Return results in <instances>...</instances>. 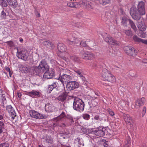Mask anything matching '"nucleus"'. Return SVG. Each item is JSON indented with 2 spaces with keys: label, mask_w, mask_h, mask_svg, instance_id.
Segmentation results:
<instances>
[{
  "label": "nucleus",
  "mask_w": 147,
  "mask_h": 147,
  "mask_svg": "<svg viewBox=\"0 0 147 147\" xmlns=\"http://www.w3.org/2000/svg\"><path fill=\"white\" fill-rule=\"evenodd\" d=\"M144 3L141 1L139 2L138 5V8L132 7L130 8V13L132 18L135 20H139L142 15L145 13Z\"/></svg>",
  "instance_id": "obj_1"
},
{
  "label": "nucleus",
  "mask_w": 147,
  "mask_h": 147,
  "mask_svg": "<svg viewBox=\"0 0 147 147\" xmlns=\"http://www.w3.org/2000/svg\"><path fill=\"white\" fill-rule=\"evenodd\" d=\"M35 72L36 75H38L39 74H42L47 69H49V67L45 60H42L38 67L35 66Z\"/></svg>",
  "instance_id": "obj_2"
},
{
  "label": "nucleus",
  "mask_w": 147,
  "mask_h": 147,
  "mask_svg": "<svg viewBox=\"0 0 147 147\" xmlns=\"http://www.w3.org/2000/svg\"><path fill=\"white\" fill-rule=\"evenodd\" d=\"M73 107L74 110L78 112H81L84 109V103L81 99L75 98L74 99Z\"/></svg>",
  "instance_id": "obj_3"
},
{
  "label": "nucleus",
  "mask_w": 147,
  "mask_h": 147,
  "mask_svg": "<svg viewBox=\"0 0 147 147\" xmlns=\"http://www.w3.org/2000/svg\"><path fill=\"white\" fill-rule=\"evenodd\" d=\"M92 134H94L97 136L103 137L105 134L107 135V131L106 129V127L102 126H100L97 128H92L91 129Z\"/></svg>",
  "instance_id": "obj_4"
},
{
  "label": "nucleus",
  "mask_w": 147,
  "mask_h": 147,
  "mask_svg": "<svg viewBox=\"0 0 147 147\" xmlns=\"http://www.w3.org/2000/svg\"><path fill=\"white\" fill-rule=\"evenodd\" d=\"M75 34L78 36L79 33L77 32L74 33L72 35L74 37L73 39L72 40L71 39L68 38L66 39V42L68 45H72L74 47H80L81 40L78 39L77 37L75 36Z\"/></svg>",
  "instance_id": "obj_5"
},
{
  "label": "nucleus",
  "mask_w": 147,
  "mask_h": 147,
  "mask_svg": "<svg viewBox=\"0 0 147 147\" xmlns=\"http://www.w3.org/2000/svg\"><path fill=\"white\" fill-rule=\"evenodd\" d=\"M102 77L107 81L111 82H114L115 81V76L110 73L106 69H103L102 72Z\"/></svg>",
  "instance_id": "obj_6"
},
{
  "label": "nucleus",
  "mask_w": 147,
  "mask_h": 147,
  "mask_svg": "<svg viewBox=\"0 0 147 147\" xmlns=\"http://www.w3.org/2000/svg\"><path fill=\"white\" fill-rule=\"evenodd\" d=\"M124 50L128 55L134 57L138 53L137 51L133 47L130 46H126L124 47Z\"/></svg>",
  "instance_id": "obj_7"
},
{
  "label": "nucleus",
  "mask_w": 147,
  "mask_h": 147,
  "mask_svg": "<svg viewBox=\"0 0 147 147\" xmlns=\"http://www.w3.org/2000/svg\"><path fill=\"white\" fill-rule=\"evenodd\" d=\"M29 53L25 49H23L20 51H18L17 56L18 57L26 61L28 60Z\"/></svg>",
  "instance_id": "obj_8"
},
{
  "label": "nucleus",
  "mask_w": 147,
  "mask_h": 147,
  "mask_svg": "<svg viewBox=\"0 0 147 147\" xmlns=\"http://www.w3.org/2000/svg\"><path fill=\"white\" fill-rule=\"evenodd\" d=\"M102 36L105 41L107 43L113 45H118L119 43L117 40L113 39L110 36L107 35V33H103Z\"/></svg>",
  "instance_id": "obj_9"
},
{
  "label": "nucleus",
  "mask_w": 147,
  "mask_h": 147,
  "mask_svg": "<svg viewBox=\"0 0 147 147\" xmlns=\"http://www.w3.org/2000/svg\"><path fill=\"white\" fill-rule=\"evenodd\" d=\"M66 88L68 91H71L78 88L79 86V83L75 81H70L66 84Z\"/></svg>",
  "instance_id": "obj_10"
},
{
  "label": "nucleus",
  "mask_w": 147,
  "mask_h": 147,
  "mask_svg": "<svg viewBox=\"0 0 147 147\" xmlns=\"http://www.w3.org/2000/svg\"><path fill=\"white\" fill-rule=\"evenodd\" d=\"M57 80H59L63 84V86H64L65 84H66L67 83V82L72 80V78L69 74L59 76L57 78Z\"/></svg>",
  "instance_id": "obj_11"
},
{
  "label": "nucleus",
  "mask_w": 147,
  "mask_h": 147,
  "mask_svg": "<svg viewBox=\"0 0 147 147\" xmlns=\"http://www.w3.org/2000/svg\"><path fill=\"white\" fill-rule=\"evenodd\" d=\"M55 76V72L53 69L51 68L47 69L45 72L43 77L47 79H51Z\"/></svg>",
  "instance_id": "obj_12"
},
{
  "label": "nucleus",
  "mask_w": 147,
  "mask_h": 147,
  "mask_svg": "<svg viewBox=\"0 0 147 147\" xmlns=\"http://www.w3.org/2000/svg\"><path fill=\"white\" fill-rule=\"evenodd\" d=\"M35 66L31 67L28 65H24L22 67V69L25 73L31 72L36 74Z\"/></svg>",
  "instance_id": "obj_13"
},
{
  "label": "nucleus",
  "mask_w": 147,
  "mask_h": 147,
  "mask_svg": "<svg viewBox=\"0 0 147 147\" xmlns=\"http://www.w3.org/2000/svg\"><path fill=\"white\" fill-rule=\"evenodd\" d=\"M26 94L32 98H38L40 97V92L35 90L30 92L26 91Z\"/></svg>",
  "instance_id": "obj_14"
},
{
  "label": "nucleus",
  "mask_w": 147,
  "mask_h": 147,
  "mask_svg": "<svg viewBox=\"0 0 147 147\" xmlns=\"http://www.w3.org/2000/svg\"><path fill=\"white\" fill-rule=\"evenodd\" d=\"M30 115L33 118L39 119L44 118L43 115L34 110L31 111L29 112Z\"/></svg>",
  "instance_id": "obj_15"
},
{
  "label": "nucleus",
  "mask_w": 147,
  "mask_h": 147,
  "mask_svg": "<svg viewBox=\"0 0 147 147\" xmlns=\"http://www.w3.org/2000/svg\"><path fill=\"white\" fill-rule=\"evenodd\" d=\"M80 56L83 59H90L93 58V54L90 52L86 51L84 52V53H81Z\"/></svg>",
  "instance_id": "obj_16"
},
{
  "label": "nucleus",
  "mask_w": 147,
  "mask_h": 147,
  "mask_svg": "<svg viewBox=\"0 0 147 147\" xmlns=\"http://www.w3.org/2000/svg\"><path fill=\"white\" fill-rule=\"evenodd\" d=\"M80 3L85 6V8L88 10L93 9L94 7L93 4L91 2H88L84 0L80 2Z\"/></svg>",
  "instance_id": "obj_17"
},
{
  "label": "nucleus",
  "mask_w": 147,
  "mask_h": 147,
  "mask_svg": "<svg viewBox=\"0 0 147 147\" xmlns=\"http://www.w3.org/2000/svg\"><path fill=\"white\" fill-rule=\"evenodd\" d=\"M123 116L124 121L126 124L130 125L133 123L132 117L129 115L124 113Z\"/></svg>",
  "instance_id": "obj_18"
},
{
  "label": "nucleus",
  "mask_w": 147,
  "mask_h": 147,
  "mask_svg": "<svg viewBox=\"0 0 147 147\" xmlns=\"http://www.w3.org/2000/svg\"><path fill=\"white\" fill-rule=\"evenodd\" d=\"M8 11L6 8H3L0 9V19L5 20L8 16Z\"/></svg>",
  "instance_id": "obj_19"
},
{
  "label": "nucleus",
  "mask_w": 147,
  "mask_h": 147,
  "mask_svg": "<svg viewBox=\"0 0 147 147\" xmlns=\"http://www.w3.org/2000/svg\"><path fill=\"white\" fill-rule=\"evenodd\" d=\"M56 108L52 105L48 103L45 105V111L48 112H53L56 110Z\"/></svg>",
  "instance_id": "obj_20"
},
{
  "label": "nucleus",
  "mask_w": 147,
  "mask_h": 147,
  "mask_svg": "<svg viewBox=\"0 0 147 147\" xmlns=\"http://www.w3.org/2000/svg\"><path fill=\"white\" fill-rule=\"evenodd\" d=\"M68 95V92L64 91L57 97V99L61 102L64 101L66 99Z\"/></svg>",
  "instance_id": "obj_21"
},
{
  "label": "nucleus",
  "mask_w": 147,
  "mask_h": 147,
  "mask_svg": "<svg viewBox=\"0 0 147 147\" xmlns=\"http://www.w3.org/2000/svg\"><path fill=\"white\" fill-rule=\"evenodd\" d=\"M42 44L47 48L53 49L55 47L54 44L49 40H46L42 42Z\"/></svg>",
  "instance_id": "obj_22"
},
{
  "label": "nucleus",
  "mask_w": 147,
  "mask_h": 147,
  "mask_svg": "<svg viewBox=\"0 0 147 147\" xmlns=\"http://www.w3.org/2000/svg\"><path fill=\"white\" fill-rule=\"evenodd\" d=\"M145 100V98L144 97H142L140 99H138L136 102L135 107L137 108L143 105H144Z\"/></svg>",
  "instance_id": "obj_23"
},
{
  "label": "nucleus",
  "mask_w": 147,
  "mask_h": 147,
  "mask_svg": "<svg viewBox=\"0 0 147 147\" xmlns=\"http://www.w3.org/2000/svg\"><path fill=\"white\" fill-rule=\"evenodd\" d=\"M57 47L59 52L62 53L65 52L66 50V47L65 45L63 43H59Z\"/></svg>",
  "instance_id": "obj_24"
},
{
  "label": "nucleus",
  "mask_w": 147,
  "mask_h": 147,
  "mask_svg": "<svg viewBox=\"0 0 147 147\" xmlns=\"http://www.w3.org/2000/svg\"><path fill=\"white\" fill-rule=\"evenodd\" d=\"M80 3H78L77 2H71L67 3V5L71 7H73L75 8H78L80 7L81 6L80 5Z\"/></svg>",
  "instance_id": "obj_25"
},
{
  "label": "nucleus",
  "mask_w": 147,
  "mask_h": 147,
  "mask_svg": "<svg viewBox=\"0 0 147 147\" xmlns=\"http://www.w3.org/2000/svg\"><path fill=\"white\" fill-rule=\"evenodd\" d=\"M9 5L14 8H16L18 5L16 0H6Z\"/></svg>",
  "instance_id": "obj_26"
},
{
  "label": "nucleus",
  "mask_w": 147,
  "mask_h": 147,
  "mask_svg": "<svg viewBox=\"0 0 147 147\" xmlns=\"http://www.w3.org/2000/svg\"><path fill=\"white\" fill-rule=\"evenodd\" d=\"M130 19L126 16H123L122 18L121 23L125 26H127Z\"/></svg>",
  "instance_id": "obj_27"
},
{
  "label": "nucleus",
  "mask_w": 147,
  "mask_h": 147,
  "mask_svg": "<svg viewBox=\"0 0 147 147\" xmlns=\"http://www.w3.org/2000/svg\"><path fill=\"white\" fill-rule=\"evenodd\" d=\"M58 83L57 82H55L50 85H49L48 88V91L49 93L54 88H55L57 86Z\"/></svg>",
  "instance_id": "obj_28"
},
{
  "label": "nucleus",
  "mask_w": 147,
  "mask_h": 147,
  "mask_svg": "<svg viewBox=\"0 0 147 147\" xmlns=\"http://www.w3.org/2000/svg\"><path fill=\"white\" fill-rule=\"evenodd\" d=\"M137 27L139 30L142 31H145L146 28V25L141 22L138 23L137 25Z\"/></svg>",
  "instance_id": "obj_29"
},
{
  "label": "nucleus",
  "mask_w": 147,
  "mask_h": 147,
  "mask_svg": "<svg viewBox=\"0 0 147 147\" xmlns=\"http://www.w3.org/2000/svg\"><path fill=\"white\" fill-rule=\"evenodd\" d=\"M70 74V71L67 69H63L60 70L59 76L68 75Z\"/></svg>",
  "instance_id": "obj_30"
},
{
  "label": "nucleus",
  "mask_w": 147,
  "mask_h": 147,
  "mask_svg": "<svg viewBox=\"0 0 147 147\" xmlns=\"http://www.w3.org/2000/svg\"><path fill=\"white\" fill-rule=\"evenodd\" d=\"M128 24L129 25L131 28L133 29L135 32H136L137 30V28L133 21L131 20H129Z\"/></svg>",
  "instance_id": "obj_31"
},
{
  "label": "nucleus",
  "mask_w": 147,
  "mask_h": 147,
  "mask_svg": "<svg viewBox=\"0 0 147 147\" xmlns=\"http://www.w3.org/2000/svg\"><path fill=\"white\" fill-rule=\"evenodd\" d=\"M45 139L46 143L52 144L53 143V139L51 137L47 136L45 137Z\"/></svg>",
  "instance_id": "obj_32"
},
{
  "label": "nucleus",
  "mask_w": 147,
  "mask_h": 147,
  "mask_svg": "<svg viewBox=\"0 0 147 147\" xmlns=\"http://www.w3.org/2000/svg\"><path fill=\"white\" fill-rule=\"evenodd\" d=\"M100 121H106L107 119V115L105 114H101L100 115Z\"/></svg>",
  "instance_id": "obj_33"
},
{
  "label": "nucleus",
  "mask_w": 147,
  "mask_h": 147,
  "mask_svg": "<svg viewBox=\"0 0 147 147\" xmlns=\"http://www.w3.org/2000/svg\"><path fill=\"white\" fill-rule=\"evenodd\" d=\"M124 32L128 36L131 37L133 35V34L131 29L124 30Z\"/></svg>",
  "instance_id": "obj_34"
},
{
  "label": "nucleus",
  "mask_w": 147,
  "mask_h": 147,
  "mask_svg": "<svg viewBox=\"0 0 147 147\" xmlns=\"http://www.w3.org/2000/svg\"><path fill=\"white\" fill-rule=\"evenodd\" d=\"M111 0H100V4L103 5H105L110 3Z\"/></svg>",
  "instance_id": "obj_35"
},
{
  "label": "nucleus",
  "mask_w": 147,
  "mask_h": 147,
  "mask_svg": "<svg viewBox=\"0 0 147 147\" xmlns=\"http://www.w3.org/2000/svg\"><path fill=\"white\" fill-rule=\"evenodd\" d=\"M102 142L103 146L104 147H109L110 142L108 141L103 139L102 140Z\"/></svg>",
  "instance_id": "obj_36"
},
{
  "label": "nucleus",
  "mask_w": 147,
  "mask_h": 147,
  "mask_svg": "<svg viewBox=\"0 0 147 147\" xmlns=\"http://www.w3.org/2000/svg\"><path fill=\"white\" fill-rule=\"evenodd\" d=\"M0 5L3 7V8L6 7L8 6L7 3L5 0H3L0 3Z\"/></svg>",
  "instance_id": "obj_37"
},
{
  "label": "nucleus",
  "mask_w": 147,
  "mask_h": 147,
  "mask_svg": "<svg viewBox=\"0 0 147 147\" xmlns=\"http://www.w3.org/2000/svg\"><path fill=\"white\" fill-rule=\"evenodd\" d=\"M76 73L78 74L80 77L83 76V71L82 69H76L74 70Z\"/></svg>",
  "instance_id": "obj_38"
},
{
  "label": "nucleus",
  "mask_w": 147,
  "mask_h": 147,
  "mask_svg": "<svg viewBox=\"0 0 147 147\" xmlns=\"http://www.w3.org/2000/svg\"><path fill=\"white\" fill-rule=\"evenodd\" d=\"M133 39L135 41L139 42H141L142 39L139 38L137 35H135L133 36Z\"/></svg>",
  "instance_id": "obj_39"
},
{
  "label": "nucleus",
  "mask_w": 147,
  "mask_h": 147,
  "mask_svg": "<svg viewBox=\"0 0 147 147\" xmlns=\"http://www.w3.org/2000/svg\"><path fill=\"white\" fill-rule=\"evenodd\" d=\"M70 59L75 62L78 61L79 60V58L75 55L70 56Z\"/></svg>",
  "instance_id": "obj_40"
},
{
  "label": "nucleus",
  "mask_w": 147,
  "mask_h": 147,
  "mask_svg": "<svg viewBox=\"0 0 147 147\" xmlns=\"http://www.w3.org/2000/svg\"><path fill=\"white\" fill-rule=\"evenodd\" d=\"M10 113V115L12 117L11 118L13 119H14L15 117L16 116V113L14 110H12L11 112L9 113Z\"/></svg>",
  "instance_id": "obj_41"
},
{
  "label": "nucleus",
  "mask_w": 147,
  "mask_h": 147,
  "mask_svg": "<svg viewBox=\"0 0 147 147\" xmlns=\"http://www.w3.org/2000/svg\"><path fill=\"white\" fill-rule=\"evenodd\" d=\"M6 109L8 113L11 112L12 110H13V108L11 105H7L6 106Z\"/></svg>",
  "instance_id": "obj_42"
},
{
  "label": "nucleus",
  "mask_w": 147,
  "mask_h": 147,
  "mask_svg": "<svg viewBox=\"0 0 147 147\" xmlns=\"http://www.w3.org/2000/svg\"><path fill=\"white\" fill-rule=\"evenodd\" d=\"M4 123L3 121H0V134L3 132V129L4 128Z\"/></svg>",
  "instance_id": "obj_43"
},
{
  "label": "nucleus",
  "mask_w": 147,
  "mask_h": 147,
  "mask_svg": "<svg viewBox=\"0 0 147 147\" xmlns=\"http://www.w3.org/2000/svg\"><path fill=\"white\" fill-rule=\"evenodd\" d=\"M82 117L84 119L86 120H88L90 117V115L87 114H84L83 115Z\"/></svg>",
  "instance_id": "obj_44"
},
{
  "label": "nucleus",
  "mask_w": 147,
  "mask_h": 147,
  "mask_svg": "<svg viewBox=\"0 0 147 147\" xmlns=\"http://www.w3.org/2000/svg\"><path fill=\"white\" fill-rule=\"evenodd\" d=\"M66 118L69 120L71 123L74 122L73 118L70 115H67L66 117Z\"/></svg>",
  "instance_id": "obj_45"
},
{
  "label": "nucleus",
  "mask_w": 147,
  "mask_h": 147,
  "mask_svg": "<svg viewBox=\"0 0 147 147\" xmlns=\"http://www.w3.org/2000/svg\"><path fill=\"white\" fill-rule=\"evenodd\" d=\"M5 69L9 72V76L11 77L13 73L12 71H11L9 68L7 67H5Z\"/></svg>",
  "instance_id": "obj_46"
},
{
  "label": "nucleus",
  "mask_w": 147,
  "mask_h": 147,
  "mask_svg": "<svg viewBox=\"0 0 147 147\" xmlns=\"http://www.w3.org/2000/svg\"><path fill=\"white\" fill-rule=\"evenodd\" d=\"M81 44L80 46H82V47H86L87 46V45L86 44L85 41H80Z\"/></svg>",
  "instance_id": "obj_47"
},
{
  "label": "nucleus",
  "mask_w": 147,
  "mask_h": 147,
  "mask_svg": "<svg viewBox=\"0 0 147 147\" xmlns=\"http://www.w3.org/2000/svg\"><path fill=\"white\" fill-rule=\"evenodd\" d=\"M108 112L109 114L112 116H113L115 115L114 113L110 109H108Z\"/></svg>",
  "instance_id": "obj_48"
},
{
  "label": "nucleus",
  "mask_w": 147,
  "mask_h": 147,
  "mask_svg": "<svg viewBox=\"0 0 147 147\" xmlns=\"http://www.w3.org/2000/svg\"><path fill=\"white\" fill-rule=\"evenodd\" d=\"M65 113L64 112H62L60 114V115L58 117L59 119H61L63 118L64 117H65Z\"/></svg>",
  "instance_id": "obj_49"
},
{
  "label": "nucleus",
  "mask_w": 147,
  "mask_h": 147,
  "mask_svg": "<svg viewBox=\"0 0 147 147\" xmlns=\"http://www.w3.org/2000/svg\"><path fill=\"white\" fill-rule=\"evenodd\" d=\"M81 130L83 134H86L87 133V129L85 128L82 127L81 128Z\"/></svg>",
  "instance_id": "obj_50"
},
{
  "label": "nucleus",
  "mask_w": 147,
  "mask_h": 147,
  "mask_svg": "<svg viewBox=\"0 0 147 147\" xmlns=\"http://www.w3.org/2000/svg\"><path fill=\"white\" fill-rule=\"evenodd\" d=\"M146 111V108L145 107H144L143 108L142 111V116L143 117L145 114Z\"/></svg>",
  "instance_id": "obj_51"
},
{
  "label": "nucleus",
  "mask_w": 147,
  "mask_h": 147,
  "mask_svg": "<svg viewBox=\"0 0 147 147\" xmlns=\"http://www.w3.org/2000/svg\"><path fill=\"white\" fill-rule=\"evenodd\" d=\"M2 147H8L9 146V144L7 143H2Z\"/></svg>",
  "instance_id": "obj_52"
},
{
  "label": "nucleus",
  "mask_w": 147,
  "mask_h": 147,
  "mask_svg": "<svg viewBox=\"0 0 147 147\" xmlns=\"http://www.w3.org/2000/svg\"><path fill=\"white\" fill-rule=\"evenodd\" d=\"M6 43L11 46H12L13 45V42L11 40L7 41Z\"/></svg>",
  "instance_id": "obj_53"
},
{
  "label": "nucleus",
  "mask_w": 147,
  "mask_h": 147,
  "mask_svg": "<svg viewBox=\"0 0 147 147\" xmlns=\"http://www.w3.org/2000/svg\"><path fill=\"white\" fill-rule=\"evenodd\" d=\"M94 119L96 120H99L100 121V115H96L94 117Z\"/></svg>",
  "instance_id": "obj_54"
},
{
  "label": "nucleus",
  "mask_w": 147,
  "mask_h": 147,
  "mask_svg": "<svg viewBox=\"0 0 147 147\" xmlns=\"http://www.w3.org/2000/svg\"><path fill=\"white\" fill-rule=\"evenodd\" d=\"M130 138L129 137L127 138V140L125 142V144H129L130 143Z\"/></svg>",
  "instance_id": "obj_55"
},
{
  "label": "nucleus",
  "mask_w": 147,
  "mask_h": 147,
  "mask_svg": "<svg viewBox=\"0 0 147 147\" xmlns=\"http://www.w3.org/2000/svg\"><path fill=\"white\" fill-rule=\"evenodd\" d=\"M141 42H142L145 44L147 45V40H145L142 39Z\"/></svg>",
  "instance_id": "obj_56"
},
{
  "label": "nucleus",
  "mask_w": 147,
  "mask_h": 147,
  "mask_svg": "<svg viewBox=\"0 0 147 147\" xmlns=\"http://www.w3.org/2000/svg\"><path fill=\"white\" fill-rule=\"evenodd\" d=\"M130 75L131 76V77H135L136 76V74L132 73L131 72L129 73Z\"/></svg>",
  "instance_id": "obj_57"
},
{
  "label": "nucleus",
  "mask_w": 147,
  "mask_h": 147,
  "mask_svg": "<svg viewBox=\"0 0 147 147\" xmlns=\"http://www.w3.org/2000/svg\"><path fill=\"white\" fill-rule=\"evenodd\" d=\"M90 105V110H92V109L94 108V106H93V105H91L90 104H89Z\"/></svg>",
  "instance_id": "obj_58"
},
{
  "label": "nucleus",
  "mask_w": 147,
  "mask_h": 147,
  "mask_svg": "<svg viewBox=\"0 0 147 147\" xmlns=\"http://www.w3.org/2000/svg\"><path fill=\"white\" fill-rule=\"evenodd\" d=\"M18 97L19 98H20L22 96V94L20 92H19L18 93Z\"/></svg>",
  "instance_id": "obj_59"
},
{
  "label": "nucleus",
  "mask_w": 147,
  "mask_h": 147,
  "mask_svg": "<svg viewBox=\"0 0 147 147\" xmlns=\"http://www.w3.org/2000/svg\"><path fill=\"white\" fill-rule=\"evenodd\" d=\"M143 62L144 63H147V59H143Z\"/></svg>",
  "instance_id": "obj_60"
},
{
  "label": "nucleus",
  "mask_w": 147,
  "mask_h": 147,
  "mask_svg": "<svg viewBox=\"0 0 147 147\" xmlns=\"http://www.w3.org/2000/svg\"><path fill=\"white\" fill-rule=\"evenodd\" d=\"M97 65L96 63H94L93 64V67H97Z\"/></svg>",
  "instance_id": "obj_61"
},
{
  "label": "nucleus",
  "mask_w": 147,
  "mask_h": 147,
  "mask_svg": "<svg viewBox=\"0 0 147 147\" xmlns=\"http://www.w3.org/2000/svg\"><path fill=\"white\" fill-rule=\"evenodd\" d=\"M124 147H129V144H125L124 146Z\"/></svg>",
  "instance_id": "obj_62"
},
{
  "label": "nucleus",
  "mask_w": 147,
  "mask_h": 147,
  "mask_svg": "<svg viewBox=\"0 0 147 147\" xmlns=\"http://www.w3.org/2000/svg\"><path fill=\"white\" fill-rule=\"evenodd\" d=\"M20 42H22L23 41V39L22 38H21L20 39Z\"/></svg>",
  "instance_id": "obj_63"
},
{
  "label": "nucleus",
  "mask_w": 147,
  "mask_h": 147,
  "mask_svg": "<svg viewBox=\"0 0 147 147\" xmlns=\"http://www.w3.org/2000/svg\"><path fill=\"white\" fill-rule=\"evenodd\" d=\"M64 134L65 135H67L69 134V133L68 132H65V133H64Z\"/></svg>",
  "instance_id": "obj_64"
}]
</instances>
